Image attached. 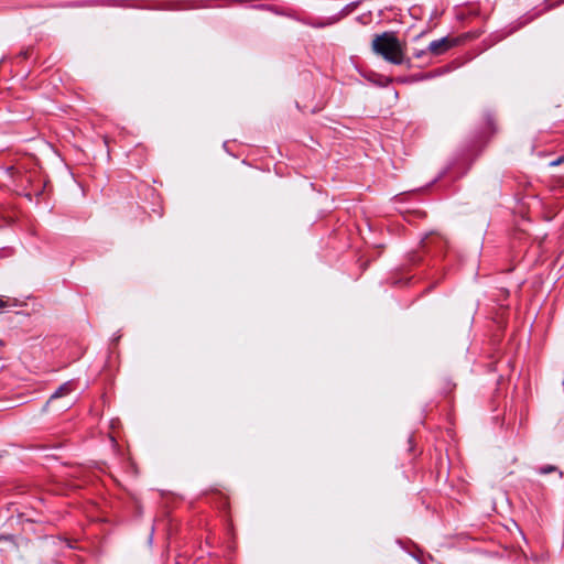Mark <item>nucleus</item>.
<instances>
[{"label":"nucleus","mask_w":564,"mask_h":564,"mask_svg":"<svg viewBox=\"0 0 564 564\" xmlns=\"http://www.w3.org/2000/svg\"><path fill=\"white\" fill-rule=\"evenodd\" d=\"M339 21V17H333L327 21H311V20H302V22L306 25H310L312 28H325L327 25H330L333 23H336Z\"/></svg>","instance_id":"obj_6"},{"label":"nucleus","mask_w":564,"mask_h":564,"mask_svg":"<svg viewBox=\"0 0 564 564\" xmlns=\"http://www.w3.org/2000/svg\"><path fill=\"white\" fill-rule=\"evenodd\" d=\"M371 48L375 54L393 65H405L406 68L412 67L411 58L405 57L404 45L393 31L376 34L371 43Z\"/></svg>","instance_id":"obj_1"},{"label":"nucleus","mask_w":564,"mask_h":564,"mask_svg":"<svg viewBox=\"0 0 564 564\" xmlns=\"http://www.w3.org/2000/svg\"><path fill=\"white\" fill-rule=\"evenodd\" d=\"M230 2H234V3H241L243 2L245 0H229Z\"/></svg>","instance_id":"obj_14"},{"label":"nucleus","mask_w":564,"mask_h":564,"mask_svg":"<svg viewBox=\"0 0 564 564\" xmlns=\"http://www.w3.org/2000/svg\"><path fill=\"white\" fill-rule=\"evenodd\" d=\"M538 473L541 474V475H547V474H551V473H558V476L560 477H563V471L560 470L556 466L554 465H545V466H541L539 469H538Z\"/></svg>","instance_id":"obj_8"},{"label":"nucleus","mask_w":564,"mask_h":564,"mask_svg":"<svg viewBox=\"0 0 564 564\" xmlns=\"http://www.w3.org/2000/svg\"><path fill=\"white\" fill-rule=\"evenodd\" d=\"M459 43L458 37L444 36L438 40L432 41L427 45L429 54L432 56H440L448 52L452 47Z\"/></svg>","instance_id":"obj_3"},{"label":"nucleus","mask_w":564,"mask_h":564,"mask_svg":"<svg viewBox=\"0 0 564 564\" xmlns=\"http://www.w3.org/2000/svg\"><path fill=\"white\" fill-rule=\"evenodd\" d=\"M433 77H434V74L430 72V73L414 74V75L406 76L403 78H398L397 80L399 83H403V84H412V83H416V82H421V80L431 79Z\"/></svg>","instance_id":"obj_5"},{"label":"nucleus","mask_w":564,"mask_h":564,"mask_svg":"<svg viewBox=\"0 0 564 564\" xmlns=\"http://www.w3.org/2000/svg\"><path fill=\"white\" fill-rule=\"evenodd\" d=\"M72 391V387L68 382L58 387V389L51 395L50 400H54L56 398H61L63 395L68 394Z\"/></svg>","instance_id":"obj_7"},{"label":"nucleus","mask_w":564,"mask_h":564,"mask_svg":"<svg viewBox=\"0 0 564 564\" xmlns=\"http://www.w3.org/2000/svg\"><path fill=\"white\" fill-rule=\"evenodd\" d=\"M391 82H392V79H391V78L386 77V78H383V80H379V85H381V86H387V85H389Z\"/></svg>","instance_id":"obj_12"},{"label":"nucleus","mask_w":564,"mask_h":564,"mask_svg":"<svg viewBox=\"0 0 564 564\" xmlns=\"http://www.w3.org/2000/svg\"><path fill=\"white\" fill-rule=\"evenodd\" d=\"M482 127L470 138L466 147L467 156H477L488 143L489 139L496 133V119L494 113L486 111L482 117Z\"/></svg>","instance_id":"obj_2"},{"label":"nucleus","mask_w":564,"mask_h":564,"mask_svg":"<svg viewBox=\"0 0 564 564\" xmlns=\"http://www.w3.org/2000/svg\"><path fill=\"white\" fill-rule=\"evenodd\" d=\"M445 241L440 236H427L422 240V249L426 253H433V256L441 254Z\"/></svg>","instance_id":"obj_4"},{"label":"nucleus","mask_w":564,"mask_h":564,"mask_svg":"<svg viewBox=\"0 0 564 564\" xmlns=\"http://www.w3.org/2000/svg\"><path fill=\"white\" fill-rule=\"evenodd\" d=\"M562 163H564V155H561V156H558L557 159H555V160L551 161V162L549 163V166H551V167H555V166L561 165Z\"/></svg>","instance_id":"obj_11"},{"label":"nucleus","mask_w":564,"mask_h":564,"mask_svg":"<svg viewBox=\"0 0 564 564\" xmlns=\"http://www.w3.org/2000/svg\"><path fill=\"white\" fill-rule=\"evenodd\" d=\"M6 306H7L6 302H4L3 300H1V299H0V308H3V307H6Z\"/></svg>","instance_id":"obj_13"},{"label":"nucleus","mask_w":564,"mask_h":564,"mask_svg":"<svg viewBox=\"0 0 564 564\" xmlns=\"http://www.w3.org/2000/svg\"><path fill=\"white\" fill-rule=\"evenodd\" d=\"M429 54L427 47L425 50H415L413 53L414 58H423Z\"/></svg>","instance_id":"obj_10"},{"label":"nucleus","mask_w":564,"mask_h":564,"mask_svg":"<svg viewBox=\"0 0 564 564\" xmlns=\"http://www.w3.org/2000/svg\"><path fill=\"white\" fill-rule=\"evenodd\" d=\"M358 3H359V2H351V3L347 4V6H346L341 11H340V13L337 15V17H339V20H340L343 17H345V15L349 14L352 10H355V9L357 8Z\"/></svg>","instance_id":"obj_9"}]
</instances>
